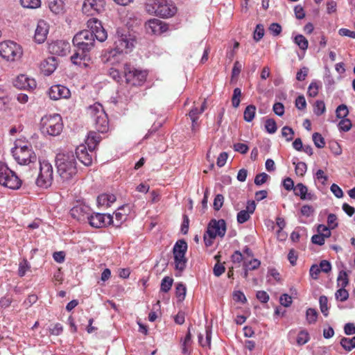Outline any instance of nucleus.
<instances>
[{"label": "nucleus", "instance_id": "obj_1", "mask_svg": "<svg viewBox=\"0 0 355 355\" xmlns=\"http://www.w3.org/2000/svg\"><path fill=\"white\" fill-rule=\"evenodd\" d=\"M95 40L92 33L87 31H80L76 33L72 40L76 47L75 53L71 57V61L76 65L85 67L91 61L90 51L94 48Z\"/></svg>", "mask_w": 355, "mask_h": 355}, {"label": "nucleus", "instance_id": "obj_2", "mask_svg": "<svg viewBox=\"0 0 355 355\" xmlns=\"http://www.w3.org/2000/svg\"><path fill=\"white\" fill-rule=\"evenodd\" d=\"M58 173L64 182L71 180L77 174V162L72 151L59 153L55 157Z\"/></svg>", "mask_w": 355, "mask_h": 355}, {"label": "nucleus", "instance_id": "obj_3", "mask_svg": "<svg viewBox=\"0 0 355 355\" xmlns=\"http://www.w3.org/2000/svg\"><path fill=\"white\" fill-rule=\"evenodd\" d=\"M135 36L130 33L128 30L118 28L115 35L114 42V49L108 52V58L115 56L117 53H128L130 52L135 46Z\"/></svg>", "mask_w": 355, "mask_h": 355}, {"label": "nucleus", "instance_id": "obj_4", "mask_svg": "<svg viewBox=\"0 0 355 355\" xmlns=\"http://www.w3.org/2000/svg\"><path fill=\"white\" fill-rule=\"evenodd\" d=\"M101 139L98 132L91 131L89 132L86 139L87 148L84 145L78 146L76 149V159L77 158L85 166H90L93 161V154L96 146Z\"/></svg>", "mask_w": 355, "mask_h": 355}, {"label": "nucleus", "instance_id": "obj_5", "mask_svg": "<svg viewBox=\"0 0 355 355\" xmlns=\"http://www.w3.org/2000/svg\"><path fill=\"white\" fill-rule=\"evenodd\" d=\"M146 10L150 15L168 18L176 13L177 8L167 0H148L146 3Z\"/></svg>", "mask_w": 355, "mask_h": 355}, {"label": "nucleus", "instance_id": "obj_6", "mask_svg": "<svg viewBox=\"0 0 355 355\" xmlns=\"http://www.w3.org/2000/svg\"><path fill=\"white\" fill-rule=\"evenodd\" d=\"M62 129V119L58 114H46L41 119L40 130L43 135L58 136L61 133Z\"/></svg>", "mask_w": 355, "mask_h": 355}, {"label": "nucleus", "instance_id": "obj_7", "mask_svg": "<svg viewBox=\"0 0 355 355\" xmlns=\"http://www.w3.org/2000/svg\"><path fill=\"white\" fill-rule=\"evenodd\" d=\"M87 114L94 120L95 128L98 132L105 133L109 130L107 115L101 104L96 103L87 109Z\"/></svg>", "mask_w": 355, "mask_h": 355}, {"label": "nucleus", "instance_id": "obj_8", "mask_svg": "<svg viewBox=\"0 0 355 355\" xmlns=\"http://www.w3.org/2000/svg\"><path fill=\"white\" fill-rule=\"evenodd\" d=\"M226 233V223L225 220L211 219L204 234L203 239L207 247L212 245L216 236L223 238Z\"/></svg>", "mask_w": 355, "mask_h": 355}, {"label": "nucleus", "instance_id": "obj_9", "mask_svg": "<svg viewBox=\"0 0 355 355\" xmlns=\"http://www.w3.org/2000/svg\"><path fill=\"white\" fill-rule=\"evenodd\" d=\"M148 73L146 70L136 69L130 64H125L123 67V76L125 83L131 86H141L146 80Z\"/></svg>", "mask_w": 355, "mask_h": 355}, {"label": "nucleus", "instance_id": "obj_10", "mask_svg": "<svg viewBox=\"0 0 355 355\" xmlns=\"http://www.w3.org/2000/svg\"><path fill=\"white\" fill-rule=\"evenodd\" d=\"M0 184L13 190L19 189L21 185V180L15 172L2 162H0Z\"/></svg>", "mask_w": 355, "mask_h": 355}, {"label": "nucleus", "instance_id": "obj_11", "mask_svg": "<svg viewBox=\"0 0 355 355\" xmlns=\"http://www.w3.org/2000/svg\"><path fill=\"white\" fill-rule=\"evenodd\" d=\"M188 245L184 240H178L173 248L175 269L182 272L187 266V259L185 257Z\"/></svg>", "mask_w": 355, "mask_h": 355}, {"label": "nucleus", "instance_id": "obj_12", "mask_svg": "<svg viewBox=\"0 0 355 355\" xmlns=\"http://www.w3.org/2000/svg\"><path fill=\"white\" fill-rule=\"evenodd\" d=\"M53 180V166L47 160H40V173L36 180V184L38 187L42 188L49 187Z\"/></svg>", "mask_w": 355, "mask_h": 355}, {"label": "nucleus", "instance_id": "obj_13", "mask_svg": "<svg viewBox=\"0 0 355 355\" xmlns=\"http://www.w3.org/2000/svg\"><path fill=\"white\" fill-rule=\"evenodd\" d=\"M12 154L20 165H28L37 161V156L31 146H16L12 149Z\"/></svg>", "mask_w": 355, "mask_h": 355}, {"label": "nucleus", "instance_id": "obj_14", "mask_svg": "<svg viewBox=\"0 0 355 355\" xmlns=\"http://www.w3.org/2000/svg\"><path fill=\"white\" fill-rule=\"evenodd\" d=\"M0 55L8 61H15L22 55L21 47L12 41L0 43Z\"/></svg>", "mask_w": 355, "mask_h": 355}, {"label": "nucleus", "instance_id": "obj_15", "mask_svg": "<svg viewBox=\"0 0 355 355\" xmlns=\"http://www.w3.org/2000/svg\"><path fill=\"white\" fill-rule=\"evenodd\" d=\"M87 26L88 29L83 30V31H87L92 33L93 38L101 42H104L107 39V32L103 27L101 21L96 18L89 19L87 22Z\"/></svg>", "mask_w": 355, "mask_h": 355}, {"label": "nucleus", "instance_id": "obj_16", "mask_svg": "<svg viewBox=\"0 0 355 355\" xmlns=\"http://www.w3.org/2000/svg\"><path fill=\"white\" fill-rule=\"evenodd\" d=\"M105 0H85L83 12L88 16H94L105 11Z\"/></svg>", "mask_w": 355, "mask_h": 355}, {"label": "nucleus", "instance_id": "obj_17", "mask_svg": "<svg viewBox=\"0 0 355 355\" xmlns=\"http://www.w3.org/2000/svg\"><path fill=\"white\" fill-rule=\"evenodd\" d=\"M87 221L95 228H101L114 223L113 217L110 214L100 213H91Z\"/></svg>", "mask_w": 355, "mask_h": 355}, {"label": "nucleus", "instance_id": "obj_18", "mask_svg": "<svg viewBox=\"0 0 355 355\" xmlns=\"http://www.w3.org/2000/svg\"><path fill=\"white\" fill-rule=\"evenodd\" d=\"M92 212L91 208L85 204H78L73 207L70 210L71 216L80 222L88 220L90 214Z\"/></svg>", "mask_w": 355, "mask_h": 355}, {"label": "nucleus", "instance_id": "obj_19", "mask_svg": "<svg viewBox=\"0 0 355 355\" xmlns=\"http://www.w3.org/2000/svg\"><path fill=\"white\" fill-rule=\"evenodd\" d=\"M49 51L51 54L64 56L70 51V44L64 40L54 41L49 44Z\"/></svg>", "mask_w": 355, "mask_h": 355}, {"label": "nucleus", "instance_id": "obj_20", "mask_svg": "<svg viewBox=\"0 0 355 355\" xmlns=\"http://www.w3.org/2000/svg\"><path fill=\"white\" fill-rule=\"evenodd\" d=\"M14 86L19 89L33 90L36 87L35 79L30 78L25 74L19 75L13 82Z\"/></svg>", "mask_w": 355, "mask_h": 355}, {"label": "nucleus", "instance_id": "obj_21", "mask_svg": "<svg viewBox=\"0 0 355 355\" xmlns=\"http://www.w3.org/2000/svg\"><path fill=\"white\" fill-rule=\"evenodd\" d=\"M146 28L148 32L154 35H161L168 30V26L166 23L158 19H152L146 23Z\"/></svg>", "mask_w": 355, "mask_h": 355}, {"label": "nucleus", "instance_id": "obj_22", "mask_svg": "<svg viewBox=\"0 0 355 355\" xmlns=\"http://www.w3.org/2000/svg\"><path fill=\"white\" fill-rule=\"evenodd\" d=\"M70 95V90L67 87L61 85H53L49 90V98L52 100L67 98Z\"/></svg>", "mask_w": 355, "mask_h": 355}, {"label": "nucleus", "instance_id": "obj_23", "mask_svg": "<svg viewBox=\"0 0 355 355\" xmlns=\"http://www.w3.org/2000/svg\"><path fill=\"white\" fill-rule=\"evenodd\" d=\"M318 234L311 237V242L318 245L324 244L325 239L331 236L330 230L324 225H319L317 229Z\"/></svg>", "mask_w": 355, "mask_h": 355}, {"label": "nucleus", "instance_id": "obj_24", "mask_svg": "<svg viewBox=\"0 0 355 355\" xmlns=\"http://www.w3.org/2000/svg\"><path fill=\"white\" fill-rule=\"evenodd\" d=\"M49 33V25L44 20H40L35 29L34 38L39 43H43L47 37Z\"/></svg>", "mask_w": 355, "mask_h": 355}, {"label": "nucleus", "instance_id": "obj_25", "mask_svg": "<svg viewBox=\"0 0 355 355\" xmlns=\"http://www.w3.org/2000/svg\"><path fill=\"white\" fill-rule=\"evenodd\" d=\"M294 194L299 196L303 200H313L316 199V196L308 191V188L302 183H297L293 190Z\"/></svg>", "mask_w": 355, "mask_h": 355}, {"label": "nucleus", "instance_id": "obj_26", "mask_svg": "<svg viewBox=\"0 0 355 355\" xmlns=\"http://www.w3.org/2000/svg\"><path fill=\"white\" fill-rule=\"evenodd\" d=\"M57 66L58 63L55 58L51 57L41 64V69L45 76H49L55 71Z\"/></svg>", "mask_w": 355, "mask_h": 355}, {"label": "nucleus", "instance_id": "obj_27", "mask_svg": "<svg viewBox=\"0 0 355 355\" xmlns=\"http://www.w3.org/2000/svg\"><path fill=\"white\" fill-rule=\"evenodd\" d=\"M116 200V196L113 194L102 193L97 198V205L98 207H109Z\"/></svg>", "mask_w": 355, "mask_h": 355}, {"label": "nucleus", "instance_id": "obj_28", "mask_svg": "<svg viewBox=\"0 0 355 355\" xmlns=\"http://www.w3.org/2000/svg\"><path fill=\"white\" fill-rule=\"evenodd\" d=\"M205 109H206L205 100L201 104L200 107L193 106L188 114L191 121H195V119L198 121L199 117L204 112Z\"/></svg>", "mask_w": 355, "mask_h": 355}, {"label": "nucleus", "instance_id": "obj_29", "mask_svg": "<svg viewBox=\"0 0 355 355\" xmlns=\"http://www.w3.org/2000/svg\"><path fill=\"white\" fill-rule=\"evenodd\" d=\"M340 344L345 350L350 352L355 348V336L352 338L343 337L340 340Z\"/></svg>", "mask_w": 355, "mask_h": 355}, {"label": "nucleus", "instance_id": "obj_30", "mask_svg": "<svg viewBox=\"0 0 355 355\" xmlns=\"http://www.w3.org/2000/svg\"><path fill=\"white\" fill-rule=\"evenodd\" d=\"M294 43L302 51H305L309 46L307 39L301 34L295 35L293 38Z\"/></svg>", "mask_w": 355, "mask_h": 355}, {"label": "nucleus", "instance_id": "obj_31", "mask_svg": "<svg viewBox=\"0 0 355 355\" xmlns=\"http://www.w3.org/2000/svg\"><path fill=\"white\" fill-rule=\"evenodd\" d=\"M256 107L254 105H248L243 112V119L247 122H251L255 116Z\"/></svg>", "mask_w": 355, "mask_h": 355}, {"label": "nucleus", "instance_id": "obj_32", "mask_svg": "<svg viewBox=\"0 0 355 355\" xmlns=\"http://www.w3.org/2000/svg\"><path fill=\"white\" fill-rule=\"evenodd\" d=\"M49 7L53 13L59 14L63 10L64 2L62 0H53L49 2Z\"/></svg>", "mask_w": 355, "mask_h": 355}, {"label": "nucleus", "instance_id": "obj_33", "mask_svg": "<svg viewBox=\"0 0 355 355\" xmlns=\"http://www.w3.org/2000/svg\"><path fill=\"white\" fill-rule=\"evenodd\" d=\"M349 284V278L347 272L345 270H340L337 277V286L345 288Z\"/></svg>", "mask_w": 355, "mask_h": 355}, {"label": "nucleus", "instance_id": "obj_34", "mask_svg": "<svg viewBox=\"0 0 355 355\" xmlns=\"http://www.w3.org/2000/svg\"><path fill=\"white\" fill-rule=\"evenodd\" d=\"M318 316V311L313 308H309L306 311V320L309 324H315Z\"/></svg>", "mask_w": 355, "mask_h": 355}, {"label": "nucleus", "instance_id": "obj_35", "mask_svg": "<svg viewBox=\"0 0 355 355\" xmlns=\"http://www.w3.org/2000/svg\"><path fill=\"white\" fill-rule=\"evenodd\" d=\"M173 283V279L171 277L166 276L164 277L162 282L160 285V291L164 293L168 292Z\"/></svg>", "mask_w": 355, "mask_h": 355}, {"label": "nucleus", "instance_id": "obj_36", "mask_svg": "<svg viewBox=\"0 0 355 355\" xmlns=\"http://www.w3.org/2000/svg\"><path fill=\"white\" fill-rule=\"evenodd\" d=\"M320 309L322 314L327 317L329 315L328 298L325 295H321L319 298Z\"/></svg>", "mask_w": 355, "mask_h": 355}, {"label": "nucleus", "instance_id": "obj_37", "mask_svg": "<svg viewBox=\"0 0 355 355\" xmlns=\"http://www.w3.org/2000/svg\"><path fill=\"white\" fill-rule=\"evenodd\" d=\"M326 111V107L323 101L318 100L313 105V112L317 116H320Z\"/></svg>", "mask_w": 355, "mask_h": 355}, {"label": "nucleus", "instance_id": "obj_38", "mask_svg": "<svg viewBox=\"0 0 355 355\" xmlns=\"http://www.w3.org/2000/svg\"><path fill=\"white\" fill-rule=\"evenodd\" d=\"M241 89L239 87H236L233 91V95L232 97V106L235 108H237L241 103Z\"/></svg>", "mask_w": 355, "mask_h": 355}, {"label": "nucleus", "instance_id": "obj_39", "mask_svg": "<svg viewBox=\"0 0 355 355\" xmlns=\"http://www.w3.org/2000/svg\"><path fill=\"white\" fill-rule=\"evenodd\" d=\"M335 297L338 301L345 302L349 298V293L345 288L340 287L335 293Z\"/></svg>", "mask_w": 355, "mask_h": 355}, {"label": "nucleus", "instance_id": "obj_40", "mask_svg": "<svg viewBox=\"0 0 355 355\" xmlns=\"http://www.w3.org/2000/svg\"><path fill=\"white\" fill-rule=\"evenodd\" d=\"M310 339L309 334L306 330H301L297 337V343L299 345H303L309 342Z\"/></svg>", "mask_w": 355, "mask_h": 355}, {"label": "nucleus", "instance_id": "obj_41", "mask_svg": "<svg viewBox=\"0 0 355 355\" xmlns=\"http://www.w3.org/2000/svg\"><path fill=\"white\" fill-rule=\"evenodd\" d=\"M187 288L184 284L178 283L175 287V295L180 301L184 300L186 296Z\"/></svg>", "mask_w": 355, "mask_h": 355}, {"label": "nucleus", "instance_id": "obj_42", "mask_svg": "<svg viewBox=\"0 0 355 355\" xmlns=\"http://www.w3.org/2000/svg\"><path fill=\"white\" fill-rule=\"evenodd\" d=\"M265 128L267 132L269 134L275 133L277 130V123L273 119H268L265 121Z\"/></svg>", "mask_w": 355, "mask_h": 355}, {"label": "nucleus", "instance_id": "obj_43", "mask_svg": "<svg viewBox=\"0 0 355 355\" xmlns=\"http://www.w3.org/2000/svg\"><path fill=\"white\" fill-rule=\"evenodd\" d=\"M294 165H295V173L298 176H303L307 170V166L306 163L303 162H299L297 163H295V162H293Z\"/></svg>", "mask_w": 355, "mask_h": 355}, {"label": "nucleus", "instance_id": "obj_44", "mask_svg": "<svg viewBox=\"0 0 355 355\" xmlns=\"http://www.w3.org/2000/svg\"><path fill=\"white\" fill-rule=\"evenodd\" d=\"M295 132L292 128L289 126H284L282 129V135L284 137L286 141H291L293 139Z\"/></svg>", "mask_w": 355, "mask_h": 355}, {"label": "nucleus", "instance_id": "obj_45", "mask_svg": "<svg viewBox=\"0 0 355 355\" xmlns=\"http://www.w3.org/2000/svg\"><path fill=\"white\" fill-rule=\"evenodd\" d=\"M261 265V261L257 259H253L248 262L245 261L243 263L244 269L246 270H253L257 269Z\"/></svg>", "mask_w": 355, "mask_h": 355}, {"label": "nucleus", "instance_id": "obj_46", "mask_svg": "<svg viewBox=\"0 0 355 355\" xmlns=\"http://www.w3.org/2000/svg\"><path fill=\"white\" fill-rule=\"evenodd\" d=\"M320 85L317 82H311L308 87L307 94L310 97H315L319 92Z\"/></svg>", "mask_w": 355, "mask_h": 355}, {"label": "nucleus", "instance_id": "obj_47", "mask_svg": "<svg viewBox=\"0 0 355 355\" xmlns=\"http://www.w3.org/2000/svg\"><path fill=\"white\" fill-rule=\"evenodd\" d=\"M336 116L339 119H346L349 114V110L345 104L338 105L336 110Z\"/></svg>", "mask_w": 355, "mask_h": 355}, {"label": "nucleus", "instance_id": "obj_48", "mask_svg": "<svg viewBox=\"0 0 355 355\" xmlns=\"http://www.w3.org/2000/svg\"><path fill=\"white\" fill-rule=\"evenodd\" d=\"M313 143L315 146L318 148H324L325 146V141L322 135L318 132H315L312 136Z\"/></svg>", "mask_w": 355, "mask_h": 355}, {"label": "nucleus", "instance_id": "obj_49", "mask_svg": "<svg viewBox=\"0 0 355 355\" xmlns=\"http://www.w3.org/2000/svg\"><path fill=\"white\" fill-rule=\"evenodd\" d=\"M31 266L26 259L20 261L19 264L18 275L20 277H24L26 272L30 269Z\"/></svg>", "mask_w": 355, "mask_h": 355}, {"label": "nucleus", "instance_id": "obj_50", "mask_svg": "<svg viewBox=\"0 0 355 355\" xmlns=\"http://www.w3.org/2000/svg\"><path fill=\"white\" fill-rule=\"evenodd\" d=\"M23 7L27 8H36L40 6V0H20Z\"/></svg>", "mask_w": 355, "mask_h": 355}, {"label": "nucleus", "instance_id": "obj_51", "mask_svg": "<svg viewBox=\"0 0 355 355\" xmlns=\"http://www.w3.org/2000/svg\"><path fill=\"white\" fill-rule=\"evenodd\" d=\"M264 35V27L262 24H257L254 32V40L259 42Z\"/></svg>", "mask_w": 355, "mask_h": 355}, {"label": "nucleus", "instance_id": "obj_52", "mask_svg": "<svg viewBox=\"0 0 355 355\" xmlns=\"http://www.w3.org/2000/svg\"><path fill=\"white\" fill-rule=\"evenodd\" d=\"M250 218V214L248 211L241 210L237 214L236 219L237 222L240 224H243L248 221Z\"/></svg>", "mask_w": 355, "mask_h": 355}, {"label": "nucleus", "instance_id": "obj_53", "mask_svg": "<svg viewBox=\"0 0 355 355\" xmlns=\"http://www.w3.org/2000/svg\"><path fill=\"white\" fill-rule=\"evenodd\" d=\"M338 128L342 131L347 132L352 128V122L348 119H342L338 123Z\"/></svg>", "mask_w": 355, "mask_h": 355}, {"label": "nucleus", "instance_id": "obj_54", "mask_svg": "<svg viewBox=\"0 0 355 355\" xmlns=\"http://www.w3.org/2000/svg\"><path fill=\"white\" fill-rule=\"evenodd\" d=\"M295 107L300 110H304L306 107V102L304 95H300L295 99Z\"/></svg>", "mask_w": 355, "mask_h": 355}, {"label": "nucleus", "instance_id": "obj_55", "mask_svg": "<svg viewBox=\"0 0 355 355\" xmlns=\"http://www.w3.org/2000/svg\"><path fill=\"white\" fill-rule=\"evenodd\" d=\"M224 197L222 194H217L214 200V209L216 211L220 210L223 205Z\"/></svg>", "mask_w": 355, "mask_h": 355}, {"label": "nucleus", "instance_id": "obj_56", "mask_svg": "<svg viewBox=\"0 0 355 355\" xmlns=\"http://www.w3.org/2000/svg\"><path fill=\"white\" fill-rule=\"evenodd\" d=\"M280 304L284 307H289L292 302V297L288 294H283L279 297Z\"/></svg>", "mask_w": 355, "mask_h": 355}, {"label": "nucleus", "instance_id": "obj_57", "mask_svg": "<svg viewBox=\"0 0 355 355\" xmlns=\"http://www.w3.org/2000/svg\"><path fill=\"white\" fill-rule=\"evenodd\" d=\"M268 177L269 176L266 173L257 174L254 178V184L257 186H260L267 181Z\"/></svg>", "mask_w": 355, "mask_h": 355}, {"label": "nucleus", "instance_id": "obj_58", "mask_svg": "<svg viewBox=\"0 0 355 355\" xmlns=\"http://www.w3.org/2000/svg\"><path fill=\"white\" fill-rule=\"evenodd\" d=\"M329 229H334L338 226L337 216L334 214H329L327 217Z\"/></svg>", "mask_w": 355, "mask_h": 355}, {"label": "nucleus", "instance_id": "obj_59", "mask_svg": "<svg viewBox=\"0 0 355 355\" xmlns=\"http://www.w3.org/2000/svg\"><path fill=\"white\" fill-rule=\"evenodd\" d=\"M63 331V327L60 323L53 324L52 327L49 328V332L51 335L59 336Z\"/></svg>", "mask_w": 355, "mask_h": 355}, {"label": "nucleus", "instance_id": "obj_60", "mask_svg": "<svg viewBox=\"0 0 355 355\" xmlns=\"http://www.w3.org/2000/svg\"><path fill=\"white\" fill-rule=\"evenodd\" d=\"M234 150L241 154H245L248 151L249 148L245 144L236 143L234 144Z\"/></svg>", "mask_w": 355, "mask_h": 355}, {"label": "nucleus", "instance_id": "obj_61", "mask_svg": "<svg viewBox=\"0 0 355 355\" xmlns=\"http://www.w3.org/2000/svg\"><path fill=\"white\" fill-rule=\"evenodd\" d=\"M314 211L313 207L311 205H305L301 207V214L306 217L313 215Z\"/></svg>", "mask_w": 355, "mask_h": 355}, {"label": "nucleus", "instance_id": "obj_62", "mask_svg": "<svg viewBox=\"0 0 355 355\" xmlns=\"http://www.w3.org/2000/svg\"><path fill=\"white\" fill-rule=\"evenodd\" d=\"M256 297L261 303H266L270 299L268 294L264 291H257Z\"/></svg>", "mask_w": 355, "mask_h": 355}, {"label": "nucleus", "instance_id": "obj_63", "mask_svg": "<svg viewBox=\"0 0 355 355\" xmlns=\"http://www.w3.org/2000/svg\"><path fill=\"white\" fill-rule=\"evenodd\" d=\"M273 111L274 112L279 116H282L284 114V106L282 103L277 102L273 105Z\"/></svg>", "mask_w": 355, "mask_h": 355}, {"label": "nucleus", "instance_id": "obj_64", "mask_svg": "<svg viewBox=\"0 0 355 355\" xmlns=\"http://www.w3.org/2000/svg\"><path fill=\"white\" fill-rule=\"evenodd\" d=\"M319 267L322 272L328 273L331 270V265L329 261L322 260L320 263Z\"/></svg>", "mask_w": 355, "mask_h": 355}]
</instances>
